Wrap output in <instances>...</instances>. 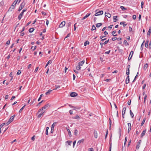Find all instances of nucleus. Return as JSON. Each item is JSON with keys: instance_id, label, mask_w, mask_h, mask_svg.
Here are the masks:
<instances>
[{"instance_id": "nucleus-48", "label": "nucleus", "mask_w": 151, "mask_h": 151, "mask_svg": "<svg viewBox=\"0 0 151 151\" xmlns=\"http://www.w3.org/2000/svg\"><path fill=\"white\" fill-rule=\"evenodd\" d=\"M109 144H110V147H109V151H111L112 143H110Z\"/></svg>"}, {"instance_id": "nucleus-31", "label": "nucleus", "mask_w": 151, "mask_h": 151, "mask_svg": "<svg viewBox=\"0 0 151 151\" xmlns=\"http://www.w3.org/2000/svg\"><path fill=\"white\" fill-rule=\"evenodd\" d=\"M121 9L123 11H125L127 9V8L124 7V6H120Z\"/></svg>"}, {"instance_id": "nucleus-17", "label": "nucleus", "mask_w": 151, "mask_h": 151, "mask_svg": "<svg viewBox=\"0 0 151 151\" xmlns=\"http://www.w3.org/2000/svg\"><path fill=\"white\" fill-rule=\"evenodd\" d=\"M91 14V13H88L87 14L86 16H85L84 17H83L82 18V20H83L85 19L86 18L88 17Z\"/></svg>"}, {"instance_id": "nucleus-2", "label": "nucleus", "mask_w": 151, "mask_h": 151, "mask_svg": "<svg viewBox=\"0 0 151 151\" xmlns=\"http://www.w3.org/2000/svg\"><path fill=\"white\" fill-rule=\"evenodd\" d=\"M103 13V12L102 11H99L96 12L95 14V16H98L101 15H102Z\"/></svg>"}, {"instance_id": "nucleus-9", "label": "nucleus", "mask_w": 151, "mask_h": 151, "mask_svg": "<svg viewBox=\"0 0 151 151\" xmlns=\"http://www.w3.org/2000/svg\"><path fill=\"white\" fill-rule=\"evenodd\" d=\"M25 5V2H24V1H23L20 4V5L19 6V7L20 8H21L22 9L23 8V7H24V6Z\"/></svg>"}, {"instance_id": "nucleus-45", "label": "nucleus", "mask_w": 151, "mask_h": 151, "mask_svg": "<svg viewBox=\"0 0 151 151\" xmlns=\"http://www.w3.org/2000/svg\"><path fill=\"white\" fill-rule=\"evenodd\" d=\"M96 29V27H95V26L94 25H93L92 26V27L91 28V30H95Z\"/></svg>"}, {"instance_id": "nucleus-18", "label": "nucleus", "mask_w": 151, "mask_h": 151, "mask_svg": "<svg viewBox=\"0 0 151 151\" xmlns=\"http://www.w3.org/2000/svg\"><path fill=\"white\" fill-rule=\"evenodd\" d=\"M146 129H145L142 132V133L141 134V137H142L143 136H144L145 135V134L146 133Z\"/></svg>"}, {"instance_id": "nucleus-47", "label": "nucleus", "mask_w": 151, "mask_h": 151, "mask_svg": "<svg viewBox=\"0 0 151 151\" xmlns=\"http://www.w3.org/2000/svg\"><path fill=\"white\" fill-rule=\"evenodd\" d=\"M15 2H14L12 4V9H13L15 7V5H14V4H15Z\"/></svg>"}, {"instance_id": "nucleus-29", "label": "nucleus", "mask_w": 151, "mask_h": 151, "mask_svg": "<svg viewBox=\"0 0 151 151\" xmlns=\"http://www.w3.org/2000/svg\"><path fill=\"white\" fill-rule=\"evenodd\" d=\"M49 129V127H47L46 128V130L45 131V134L46 135H48V130Z\"/></svg>"}, {"instance_id": "nucleus-56", "label": "nucleus", "mask_w": 151, "mask_h": 151, "mask_svg": "<svg viewBox=\"0 0 151 151\" xmlns=\"http://www.w3.org/2000/svg\"><path fill=\"white\" fill-rule=\"evenodd\" d=\"M21 73V71L20 70H18L17 73V75H19L20 73Z\"/></svg>"}, {"instance_id": "nucleus-11", "label": "nucleus", "mask_w": 151, "mask_h": 151, "mask_svg": "<svg viewBox=\"0 0 151 151\" xmlns=\"http://www.w3.org/2000/svg\"><path fill=\"white\" fill-rule=\"evenodd\" d=\"M84 139H81L79 140L77 143V144L78 145H79L81 143H83L84 141Z\"/></svg>"}, {"instance_id": "nucleus-54", "label": "nucleus", "mask_w": 151, "mask_h": 151, "mask_svg": "<svg viewBox=\"0 0 151 151\" xmlns=\"http://www.w3.org/2000/svg\"><path fill=\"white\" fill-rule=\"evenodd\" d=\"M116 39H117V37H113L112 38V40L113 41L116 40Z\"/></svg>"}, {"instance_id": "nucleus-20", "label": "nucleus", "mask_w": 151, "mask_h": 151, "mask_svg": "<svg viewBox=\"0 0 151 151\" xmlns=\"http://www.w3.org/2000/svg\"><path fill=\"white\" fill-rule=\"evenodd\" d=\"M52 90L49 89L48 90L46 93L45 94L46 95H49L50 94V93L52 91Z\"/></svg>"}, {"instance_id": "nucleus-58", "label": "nucleus", "mask_w": 151, "mask_h": 151, "mask_svg": "<svg viewBox=\"0 0 151 151\" xmlns=\"http://www.w3.org/2000/svg\"><path fill=\"white\" fill-rule=\"evenodd\" d=\"M146 86V84H145L142 87V88L143 89H145V88Z\"/></svg>"}, {"instance_id": "nucleus-64", "label": "nucleus", "mask_w": 151, "mask_h": 151, "mask_svg": "<svg viewBox=\"0 0 151 151\" xmlns=\"http://www.w3.org/2000/svg\"><path fill=\"white\" fill-rule=\"evenodd\" d=\"M150 49L151 48V42H150L148 45Z\"/></svg>"}, {"instance_id": "nucleus-42", "label": "nucleus", "mask_w": 151, "mask_h": 151, "mask_svg": "<svg viewBox=\"0 0 151 151\" xmlns=\"http://www.w3.org/2000/svg\"><path fill=\"white\" fill-rule=\"evenodd\" d=\"M138 74H139V73L137 72V74L136 76L135 77V78H134V80H133L132 82H134L135 81V80L136 79L137 77L138 76Z\"/></svg>"}, {"instance_id": "nucleus-5", "label": "nucleus", "mask_w": 151, "mask_h": 151, "mask_svg": "<svg viewBox=\"0 0 151 151\" xmlns=\"http://www.w3.org/2000/svg\"><path fill=\"white\" fill-rule=\"evenodd\" d=\"M141 142V140H139L138 142L137 143V144L136 146V149H139V147L140 146V143Z\"/></svg>"}, {"instance_id": "nucleus-27", "label": "nucleus", "mask_w": 151, "mask_h": 151, "mask_svg": "<svg viewBox=\"0 0 151 151\" xmlns=\"http://www.w3.org/2000/svg\"><path fill=\"white\" fill-rule=\"evenodd\" d=\"M117 17V16H114L113 17V19L114 22H116V21H117V19H116Z\"/></svg>"}, {"instance_id": "nucleus-49", "label": "nucleus", "mask_w": 151, "mask_h": 151, "mask_svg": "<svg viewBox=\"0 0 151 151\" xmlns=\"http://www.w3.org/2000/svg\"><path fill=\"white\" fill-rule=\"evenodd\" d=\"M126 109V107H124V108H123V110H122V112L124 113V114H125Z\"/></svg>"}, {"instance_id": "nucleus-19", "label": "nucleus", "mask_w": 151, "mask_h": 151, "mask_svg": "<svg viewBox=\"0 0 151 151\" xmlns=\"http://www.w3.org/2000/svg\"><path fill=\"white\" fill-rule=\"evenodd\" d=\"M23 14L21 12L20 13V14L19 15L18 17V18L19 20H20L21 19V18L22 17V16H23Z\"/></svg>"}, {"instance_id": "nucleus-15", "label": "nucleus", "mask_w": 151, "mask_h": 151, "mask_svg": "<svg viewBox=\"0 0 151 151\" xmlns=\"http://www.w3.org/2000/svg\"><path fill=\"white\" fill-rule=\"evenodd\" d=\"M128 132L129 133V131L131 130V124L130 123H128Z\"/></svg>"}, {"instance_id": "nucleus-43", "label": "nucleus", "mask_w": 151, "mask_h": 151, "mask_svg": "<svg viewBox=\"0 0 151 151\" xmlns=\"http://www.w3.org/2000/svg\"><path fill=\"white\" fill-rule=\"evenodd\" d=\"M45 22V21L44 20H42L40 22H39V24H44Z\"/></svg>"}, {"instance_id": "nucleus-60", "label": "nucleus", "mask_w": 151, "mask_h": 151, "mask_svg": "<svg viewBox=\"0 0 151 151\" xmlns=\"http://www.w3.org/2000/svg\"><path fill=\"white\" fill-rule=\"evenodd\" d=\"M131 100H130L128 102V104L129 105H130L131 104Z\"/></svg>"}, {"instance_id": "nucleus-34", "label": "nucleus", "mask_w": 151, "mask_h": 151, "mask_svg": "<svg viewBox=\"0 0 151 151\" xmlns=\"http://www.w3.org/2000/svg\"><path fill=\"white\" fill-rule=\"evenodd\" d=\"M123 43L124 44H125L126 46L129 45V44L127 42V41L126 40H124V41Z\"/></svg>"}, {"instance_id": "nucleus-55", "label": "nucleus", "mask_w": 151, "mask_h": 151, "mask_svg": "<svg viewBox=\"0 0 151 151\" xmlns=\"http://www.w3.org/2000/svg\"><path fill=\"white\" fill-rule=\"evenodd\" d=\"M0 4L1 6H3L4 4V2L3 1H1L0 3Z\"/></svg>"}, {"instance_id": "nucleus-14", "label": "nucleus", "mask_w": 151, "mask_h": 151, "mask_svg": "<svg viewBox=\"0 0 151 151\" xmlns=\"http://www.w3.org/2000/svg\"><path fill=\"white\" fill-rule=\"evenodd\" d=\"M94 137L96 138H97L98 137L97 132V131L94 130L93 132Z\"/></svg>"}, {"instance_id": "nucleus-30", "label": "nucleus", "mask_w": 151, "mask_h": 151, "mask_svg": "<svg viewBox=\"0 0 151 151\" xmlns=\"http://www.w3.org/2000/svg\"><path fill=\"white\" fill-rule=\"evenodd\" d=\"M148 42H149V41L148 40H147L146 42L145 43V47H147L148 46Z\"/></svg>"}, {"instance_id": "nucleus-1", "label": "nucleus", "mask_w": 151, "mask_h": 151, "mask_svg": "<svg viewBox=\"0 0 151 151\" xmlns=\"http://www.w3.org/2000/svg\"><path fill=\"white\" fill-rule=\"evenodd\" d=\"M50 106V105L49 104H47L45 105L44 106L42 107L41 109H39L37 114H38L40 111H43V109H48V107H49Z\"/></svg>"}, {"instance_id": "nucleus-53", "label": "nucleus", "mask_w": 151, "mask_h": 151, "mask_svg": "<svg viewBox=\"0 0 151 151\" xmlns=\"http://www.w3.org/2000/svg\"><path fill=\"white\" fill-rule=\"evenodd\" d=\"M132 18L134 20H135L136 18V16L135 15H134L132 16Z\"/></svg>"}, {"instance_id": "nucleus-33", "label": "nucleus", "mask_w": 151, "mask_h": 151, "mask_svg": "<svg viewBox=\"0 0 151 151\" xmlns=\"http://www.w3.org/2000/svg\"><path fill=\"white\" fill-rule=\"evenodd\" d=\"M145 120H146L145 118H144L143 119L142 123H141V126H142L144 124L145 122Z\"/></svg>"}, {"instance_id": "nucleus-22", "label": "nucleus", "mask_w": 151, "mask_h": 151, "mask_svg": "<svg viewBox=\"0 0 151 151\" xmlns=\"http://www.w3.org/2000/svg\"><path fill=\"white\" fill-rule=\"evenodd\" d=\"M52 62V60H50L46 64V65H45V68H46L47 66L48 65V64H49V63H51Z\"/></svg>"}, {"instance_id": "nucleus-23", "label": "nucleus", "mask_w": 151, "mask_h": 151, "mask_svg": "<svg viewBox=\"0 0 151 151\" xmlns=\"http://www.w3.org/2000/svg\"><path fill=\"white\" fill-rule=\"evenodd\" d=\"M67 130L68 132V135L69 137H71L72 136L71 132L70 131V129H68L67 128Z\"/></svg>"}, {"instance_id": "nucleus-25", "label": "nucleus", "mask_w": 151, "mask_h": 151, "mask_svg": "<svg viewBox=\"0 0 151 151\" xmlns=\"http://www.w3.org/2000/svg\"><path fill=\"white\" fill-rule=\"evenodd\" d=\"M151 33V27L149 28V30L148 32L147 35H150Z\"/></svg>"}, {"instance_id": "nucleus-63", "label": "nucleus", "mask_w": 151, "mask_h": 151, "mask_svg": "<svg viewBox=\"0 0 151 151\" xmlns=\"http://www.w3.org/2000/svg\"><path fill=\"white\" fill-rule=\"evenodd\" d=\"M69 112L70 114L71 115L73 114V111L71 110H70L69 111Z\"/></svg>"}, {"instance_id": "nucleus-28", "label": "nucleus", "mask_w": 151, "mask_h": 151, "mask_svg": "<svg viewBox=\"0 0 151 151\" xmlns=\"http://www.w3.org/2000/svg\"><path fill=\"white\" fill-rule=\"evenodd\" d=\"M34 30V29L33 28H31L29 29V32L30 33L32 32Z\"/></svg>"}, {"instance_id": "nucleus-6", "label": "nucleus", "mask_w": 151, "mask_h": 151, "mask_svg": "<svg viewBox=\"0 0 151 151\" xmlns=\"http://www.w3.org/2000/svg\"><path fill=\"white\" fill-rule=\"evenodd\" d=\"M65 21H63L59 25L60 27L61 28L63 27L65 25Z\"/></svg>"}, {"instance_id": "nucleus-3", "label": "nucleus", "mask_w": 151, "mask_h": 151, "mask_svg": "<svg viewBox=\"0 0 151 151\" xmlns=\"http://www.w3.org/2000/svg\"><path fill=\"white\" fill-rule=\"evenodd\" d=\"M78 95L77 93L75 92H73L70 93V96L72 97H75Z\"/></svg>"}, {"instance_id": "nucleus-39", "label": "nucleus", "mask_w": 151, "mask_h": 151, "mask_svg": "<svg viewBox=\"0 0 151 151\" xmlns=\"http://www.w3.org/2000/svg\"><path fill=\"white\" fill-rule=\"evenodd\" d=\"M81 66L79 65L76 67V69L77 70H79L81 69Z\"/></svg>"}, {"instance_id": "nucleus-8", "label": "nucleus", "mask_w": 151, "mask_h": 151, "mask_svg": "<svg viewBox=\"0 0 151 151\" xmlns=\"http://www.w3.org/2000/svg\"><path fill=\"white\" fill-rule=\"evenodd\" d=\"M56 123V122L54 123L53 124H52L51 125V130L50 131V132L51 133H52L54 131V129L55 126L54 124Z\"/></svg>"}, {"instance_id": "nucleus-37", "label": "nucleus", "mask_w": 151, "mask_h": 151, "mask_svg": "<svg viewBox=\"0 0 151 151\" xmlns=\"http://www.w3.org/2000/svg\"><path fill=\"white\" fill-rule=\"evenodd\" d=\"M116 32L115 30H114V31H113L112 32V35H113L114 36H116L117 35L116 34V35H114L116 33Z\"/></svg>"}, {"instance_id": "nucleus-51", "label": "nucleus", "mask_w": 151, "mask_h": 151, "mask_svg": "<svg viewBox=\"0 0 151 151\" xmlns=\"http://www.w3.org/2000/svg\"><path fill=\"white\" fill-rule=\"evenodd\" d=\"M109 39H108V40H106V41L103 43V44L104 45H106V44L107 43H108V42H109Z\"/></svg>"}, {"instance_id": "nucleus-13", "label": "nucleus", "mask_w": 151, "mask_h": 151, "mask_svg": "<svg viewBox=\"0 0 151 151\" xmlns=\"http://www.w3.org/2000/svg\"><path fill=\"white\" fill-rule=\"evenodd\" d=\"M73 119H80L81 118L80 116L76 114V115L75 116L73 117Z\"/></svg>"}, {"instance_id": "nucleus-10", "label": "nucleus", "mask_w": 151, "mask_h": 151, "mask_svg": "<svg viewBox=\"0 0 151 151\" xmlns=\"http://www.w3.org/2000/svg\"><path fill=\"white\" fill-rule=\"evenodd\" d=\"M130 81L129 78V76H128L126 79L125 82L126 84L128 83Z\"/></svg>"}, {"instance_id": "nucleus-57", "label": "nucleus", "mask_w": 151, "mask_h": 151, "mask_svg": "<svg viewBox=\"0 0 151 151\" xmlns=\"http://www.w3.org/2000/svg\"><path fill=\"white\" fill-rule=\"evenodd\" d=\"M93 150L92 148H89L88 151H93Z\"/></svg>"}, {"instance_id": "nucleus-46", "label": "nucleus", "mask_w": 151, "mask_h": 151, "mask_svg": "<svg viewBox=\"0 0 151 151\" xmlns=\"http://www.w3.org/2000/svg\"><path fill=\"white\" fill-rule=\"evenodd\" d=\"M10 40H8L6 42V45H8L10 44Z\"/></svg>"}, {"instance_id": "nucleus-38", "label": "nucleus", "mask_w": 151, "mask_h": 151, "mask_svg": "<svg viewBox=\"0 0 151 151\" xmlns=\"http://www.w3.org/2000/svg\"><path fill=\"white\" fill-rule=\"evenodd\" d=\"M148 66V65L147 64H145L144 65V69L145 70L147 68Z\"/></svg>"}, {"instance_id": "nucleus-26", "label": "nucleus", "mask_w": 151, "mask_h": 151, "mask_svg": "<svg viewBox=\"0 0 151 151\" xmlns=\"http://www.w3.org/2000/svg\"><path fill=\"white\" fill-rule=\"evenodd\" d=\"M89 43V41L87 40L84 43V45L85 46H86L87 45H88Z\"/></svg>"}, {"instance_id": "nucleus-59", "label": "nucleus", "mask_w": 151, "mask_h": 151, "mask_svg": "<svg viewBox=\"0 0 151 151\" xmlns=\"http://www.w3.org/2000/svg\"><path fill=\"white\" fill-rule=\"evenodd\" d=\"M5 124V123H2L0 125V127L2 128L4 125Z\"/></svg>"}, {"instance_id": "nucleus-35", "label": "nucleus", "mask_w": 151, "mask_h": 151, "mask_svg": "<svg viewBox=\"0 0 151 151\" xmlns=\"http://www.w3.org/2000/svg\"><path fill=\"white\" fill-rule=\"evenodd\" d=\"M130 115L131 116H132V118H133L134 116V114H133V112H132V111H131V110H130Z\"/></svg>"}, {"instance_id": "nucleus-4", "label": "nucleus", "mask_w": 151, "mask_h": 151, "mask_svg": "<svg viewBox=\"0 0 151 151\" xmlns=\"http://www.w3.org/2000/svg\"><path fill=\"white\" fill-rule=\"evenodd\" d=\"M133 53H134V52H133V51H132L130 52V54L129 57L128 58V60H129L131 59L132 57V55L133 54Z\"/></svg>"}, {"instance_id": "nucleus-24", "label": "nucleus", "mask_w": 151, "mask_h": 151, "mask_svg": "<svg viewBox=\"0 0 151 151\" xmlns=\"http://www.w3.org/2000/svg\"><path fill=\"white\" fill-rule=\"evenodd\" d=\"M102 24L101 23H99L96 24V26L97 27H99L102 25Z\"/></svg>"}, {"instance_id": "nucleus-44", "label": "nucleus", "mask_w": 151, "mask_h": 151, "mask_svg": "<svg viewBox=\"0 0 151 151\" xmlns=\"http://www.w3.org/2000/svg\"><path fill=\"white\" fill-rule=\"evenodd\" d=\"M119 137H120L121 135V131L120 127L119 128Z\"/></svg>"}, {"instance_id": "nucleus-41", "label": "nucleus", "mask_w": 151, "mask_h": 151, "mask_svg": "<svg viewBox=\"0 0 151 151\" xmlns=\"http://www.w3.org/2000/svg\"><path fill=\"white\" fill-rule=\"evenodd\" d=\"M127 137H126L125 138L124 143V146H125V144L127 142Z\"/></svg>"}, {"instance_id": "nucleus-62", "label": "nucleus", "mask_w": 151, "mask_h": 151, "mask_svg": "<svg viewBox=\"0 0 151 151\" xmlns=\"http://www.w3.org/2000/svg\"><path fill=\"white\" fill-rule=\"evenodd\" d=\"M42 15H46V13L44 12H42Z\"/></svg>"}, {"instance_id": "nucleus-7", "label": "nucleus", "mask_w": 151, "mask_h": 151, "mask_svg": "<svg viewBox=\"0 0 151 151\" xmlns=\"http://www.w3.org/2000/svg\"><path fill=\"white\" fill-rule=\"evenodd\" d=\"M15 116V115H14L13 116L11 117L9 119L8 121L9 123H11L14 120V117Z\"/></svg>"}, {"instance_id": "nucleus-40", "label": "nucleus", "mask_w": 151, "mask_h": 151, "mask_svg": "<svg viewBox=\"0 0 151 151\" xmlns=\"http://www.w3.org/2000/svg\"><path fill=\"white\" fill-rule=\"evenodd\" d=\"M100 60L101 62H103L104 61H105V60H104V57H101L100 58Z\"/></svg>"}, {"instance_id": "nucleus-61", "label": "nucleus", "mask_w": 151, "mask_h": 151, "mask_svg": "<svg viewBox=\"0 0 151 151\" xmlns=\"http://www.w3.org/2000/svg\"><path fill=\"white\" fill-rule=\"evenodd\" d=\"M31 139L33 141H34L35 139V136H33V137L31 138Z\"/></svg>"}, {"instance_id": "nucleus-16", "label": "nucleus", "mask_w": 151, "mask_h": 151, "mask_svg": "<svg viewBox=\"0 0 151 151\" xmlns=\"http://www.w3.org/2000/svg\"><path fill=\"white\" fill-rule=\"evenodd\" d=\"M85 63V60H83L81 61L78 63V65L81 66H82Z\"/></svg>"}, {"instance_id": "nucleus-36", "label": "nucleus", "mask_w": 151, "mask_h": 151, "mask_svg": "<svg viewBox=\"0 0 151 151\" xmlns=\"http://www.w3.org/2000/svg\"><path fill=\"white\" fill-rule=\"evenodd\" d=\"M25 105H24L23 106L22 108L20 109L19 111V113H21L22 110L24 108V107H25Z\"/></svg>"}, {"instance_id": "nucleus-12", "label": "nucleus", "mask_w": 151, "mask_h": 151, "mask_svg": "<svg viewBox=\"0 0 151 151\" xmlns=\"http://www.w3.org/2000/svg\"><path fill=\"white\" fill-rule=\"evenodd\" d=\"M71 108H73V110L76 111L77 110H79L80 109L81 107H74L72 106Z\"/></svg>"}, {"instance_id": "nucleus-32", "label": "nucleus", "mask_w": 151, "mask_h": 151, "mask_svg": "<svg viewBox=\"0 0 151 151\" xmlns=\"http://www.w3.org/2000/svg\"><path fill=\"white\" fill-rule=\"evenodd\" d=\"M78 133V131L76 129H75L74 132V134L76 136L77 135Z\"/></svg>"}, {"instance_id": "nucleus-50", "label": "nucleus", "mask_w": 151, "mask_h": 151, "mask_svg": "<svg viewBox=\"0 0 151 151\" xmlns=\"http://www.w3.org/2000/svg\"><path fill=\"white\" fill-rule=\"evenodd\" d=\"M67 142H68V144L69 145H70L72 143V141H68Z\"/></svg>"}, {"instance_id": "nucleus-21", "label": "nucleus", "mask_w": 151, "mask_h": 151, "mask_svg": "<svg viewBox=\"0 0 151 151\" xmlns=\"http://www.w3.org/2000/svg\"><path fill=\"white\" fill-rule=\"evenodd\" d=\"M111 15L109 13H105V16L107 17L108 18H109L111 17Z\"/></svg>"}, {"instance_id": "nucleus-52", "label": "nucleus", "mask_w": 151, "mask_h": 151, "mask_svg": "<svg viewBox=\"0 0 151 151\" xmlns=\"http://www.w3.org/2000/svg\"><path fill=\"white\" fill-rule=\"evenodd\" d=\"M60 86H56V88L54 89H53V90H56L58 88H60Z\"/></svg>"}]
</instances>
